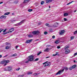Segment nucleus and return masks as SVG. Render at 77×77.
Segmentation results:
<instances>
[{
  "mask_svg": "<svg viewBox=\"0 0 77 77\" xmlns=\"http://www.w3.org/2000/svg\"><path fill=\"white\" fill-rule=\"evenodd\" d=\"M32 33L33 35H38L40 33V32L38 30L33 31Z\"/></svg>",
  "mask_w": 77,
  "mask_h": 77,
  "instance_id": "nucleus-1",
  "label": "nucleus"
},
{
  "mask_svg": "<svg viewBox=\"0 0 77 77\" xmlns=\"http://www.w3.org/2000/svg\"><path fill=\"white\" fill-rule=\"evenodd\" d=\"M28 58L29 59L28 60V61H31L33 60L34 56H33L31 55V56H29Z\"/></svg>",
  "mask_w": 77,
  "mask_h": 77,
  "instance_id": "nucleus-2",
  "label": "nucleus"
},
{
  "mask_svg": "<svg viewBox=\"0 0 77 77\" xmlns=\"http://www.w3.org/2000/svg\"><path fill=\"white\" fill-rule=\"evenodd\" d=\"M64 69H62L61 70H60L58 72L57 74H56V75H57L58 74L60 75V74L62 72H63L64 71Z\"/></svg>",
  "mask_w": 77,
  "mask_h": 77,
  "instance_id": "nucleus-3",
  "label": "nucleus"
},
{
  "mask_svg": "<svg viewBox=\"0 0 77 77\" xmlns=\"http://www.w3.org/2000/svg\"><path fill=\"white\" fill-rule=\"evenodd\" d=\"M32 40H33V39H28L27 40H26L25 43H30V42H31Z\"/></svg>",
  "mask_w": 77,
  "mask_h": 77,
  "instance_id": "nucleus-4",
  "label": "nucleus"
},
{
  "mask_svg": "<svg viewBox=\"0 0 77 77\" xmlns=\"http://www.w3.org/2000/svg\"><path fill=\"white\" fill-rule=\"evenodd\" d=\"M65 32V31L64 30H61L60 31V32H59V34L60 35H63Z\"/></svg>",
  "mask_w": 77,
  "mask_h": 77,
  "instance_id": "nucleus-5",
  "label": "nucleus"
},
{
  "mask_svg": "<svg viewBox=\"0 0 77 77\" xmlns=\"http://www.w3.org/2000/svg\"><path fill=\"white\" fill-rule=\"evenodd\" d=\"M7 68H8V71H10V70H12V67L11 66H7Z\"/></svg>",
  "mask_w": 77,
  "mask_h": 77,
  "instance_id": "nucleus-6",
  "label": "nucleus"
},
{
  "mask_svg": "<svg viewBox=\"0 0 77 77\" xmlns=\"http://www.w3.org/2000/svg\"><path fill=\"white\" fill-rule=\"evenodd\" d=\"M58 26V23H56L53 25V26L54 27H57Z\"/></svg>",
  "mask_w": 77,
  "mask_h": 77,
  "instance_id": "nucleus-7",
  "label": "nucleus"
},
{
  "mask_svg": "<svg viewBox=\"0 0 77 77\" xmlns=\"http://www.w3.org/2000/svg\"><path fill=\"white\" fill-rule=\"evenodd\" d=\"M50 65H51V63L49 62L47 64H46L44 66L45 67H46V66H50Z\"/></svg>",
  "mask_w": 77,
  "mask_h": 77,
  "instance_id": "nucleus-8",
  "label": "nucleus"
},
{
  "mask_svg": "<svg viewBox=\"0 0 77 77\" xmlns=\"http://www.w3.org/2000/svg\"><path fill=\"white\" fill-rule=\"evenodd\" d=\"M70 51L69 49H67L66 50L65 52V54H68L69 53H70Z\"/></svg>",
  "mask_w": 77,
  "mask_h": 77,
  "instance_id": "nucleus-9",
  "label": "nucleus"
},
{
  "mask_svg": "<svg viewBox=\"0 0 77 77\" xmlns=\"http://www.w3.org/2000/svg\"><path fill=\"white\" fill-rule=\"evenodd\" d=\"M7 16L5 15H2L0 17V19H5L6 18Z\"/></svg>",
  "mask_w": 77,
  "mask_h": 77,
  "instance_id": "nucleus-10",
  "label": "nucleus"
},
{
  "mask_svg": "<svg viewBox=\"0 0 77 77\" xmlns=\"http://www.w3.org/2000/svg\"><path fill=\"white\" fill-rule=\"evenodd\" d=\"M53 0H45L46 3H48L52 2Z\"/></svg>",
  "mask_w": 77,
  "mask_h": 77,
  "instance_id": "nucleus-11",
  "label": "nucleus"
},
{
  "mask_svg": "<svg viewBox=\"0 0 77 77\" xmlns=\"http://www.w3.org/2000/svg\"><path fill=\"white\" fill-rule=\"evenodd\" d=\"M14 28H11L10 29V30H9V32H12L14 31Z\"/></svg>",
  "mask_w": 77,
  "mask_h": 77,
  "instance_id": "nucleus-12",
  "label": "nucleus"
},
{
  "mask_svg": "<svg viewBox=\"0 0 77 77\" xmlns=\"http://www.w3.org/2000/svg\"><path fill=\"white\" fill-rule=\"evenodd\" d=\"M50 49H49L48 48H46L45 50H44V52H48L49 51Z\"/></svg>",
  "mask_w": 77,
  "mask_h": 77,
  "instance_id": "nucleus-13",
  "label": "nucleus"
},
{
  "mask_svg": "<svg viewBox=\"0 0 77 77\" xmlns=\"http://www.w3.org/2000/svg\"><path fill=\"white\" fill-rule=\"evenodd\" d=\"M6 63L5 62V60H3V61H2L1 62V63L2 64H3L4 63Z\"/></svg>",
  "mask_w": 77,
  "mask_h": 77,
  "instance_id": "nucleus-14",
  "label": "nucleus"
},
{
  "mask_svg": "<svg viewBox=\"0 0 77 77\" xmlns=\"http://www.w3.org/2000/svg\"><path fill=\"white\" fill-rule=\"evenodd\" d=\"M10 12H6V13H5L4 15H8L9 14H10Z\"/></svg>",
  "mask_w": 77,
  "mask_h": 77,
  "instance_id": "nucleus-15",
  "label": "nucleus"
},
{
  "mask_svg": "<svg viewBox=\"0 0 77 77\" xmlns=\"http://www.w3.org/2000/svg\"><path fill=\"white\" fill-rule=\"evenodd\" d=\"M76 65H73L72 66H71L72 68V69H75V68L76 67Z\"/></svg>",
  "mask_w": 77,
  "mask_h": 77,
  "instance_id": "nucleus-16",
  "label": "nucleus"
},
{
  "mask_svg": "<svg viewBox=\"0 0 77 77\" xmlns=\"http://www.w3.org/2000/svg\"><path fill=\"white\" fill-rule=\"evenodd\" d=\"M4 70L5 71H8V67H6L5 68H4Z\"/></svg>",
  "mask_w": 77,
  "mask_h": 77,
  "instance_id": "nucleus-17",
  "label": "nucleus"
},
{
  "mask_svg": "<svg viewBox=\"0 0 77 77\" xmlns=\"http://www.w3.org/2000/svg\"><path fill=\"white\" fill-rule=\"evenodd\" d=\"M49 31L50 32H53V29L51 28L49 29Z\"/></svg>",
  "mask_w": 77,
  "mask_h": 77,
  "instance_id": "nucleus-18",
  "label": "nucleus"
},
{
  "mask_svg": "<svg viewBox=\"0 0 77 77\" xmlns=\"http://www.w3.org/2000/svg\"><path fill=\"white\" fill-rule=\"evenodd\" d=\"M29 1V0H25L23 2V3H26L28 2Z\"/></svg>",
  "mask_w": 77,
  "mask_h": 77,
  "instance_id": "nucleus-19",
  "label": "nucleus"
},
{
  "mask_svg": "<svg viewBox=\"0 0 77 77\" xmlns=\"http://www.w3.org/2000/svg\"><path fill=\"white\" fill-rule=\"evenodd\" d=\"M5 63H8L9 62H10V61H9V60H5Z\"/></svg>",
  "mask_w": 77,
  "mask_h": 77,
  "instance_id": "nucleus-20",
  "label": "nucleus"
},
{
  "mask_svg": "<svg viewBox=\"0 0 77 77\" xmlns=\"http://www.w3.org/2000/svg\"><path fill=\"white\" fill-rule=\"evenodd\" d=\"M68 16V14L67 13H64V16Z\"/></svg>",
  "mask_w": 77,
  "mask_h": 77,
  "instance_id": "nucleus-21",
  "label": "nucleus"
},
{
  "mask_svg": "<svg viewBox=\"0 0 77 77\" xmlns=\"http://www.w3.org/2000/svg\"><path fill=\"white\" fill-rule=\"evenodd\" d=\"M28 36L29 38H32L33 37V35H28Z\"/></svg>",
  "mask_w": 77,
  "mask_h": 77,
  "instance_id": "nucleus-22",
  "label": "nucleus"
},
{
  "mask_svg": "<svg viewBox=\"0 0 77 77\" xmlns=\"http://www.w3.org/2000/svg\"><path fill=\"white\" fill-rule=\"evenodd\" d=\"M25 20L24 19V20H22V21H21L20 23H24Z\"/></svg>",
  "mask_w": 77,
  "mask_h": 77,
  "instance_id": "nucleus-23",
  "label": "nucleus"
},
{
  "mask_svg": "<svg viewBox=\"0 0 77 77\" xmlns=\"http://www.w3.org/2000/svg\"><path fill=\"white\" fill-rule=\"evenodd\" d=\"M60 42L59 41H58V40H57L55 42V43H56V44H58V43H59Z\"/></svg>",
  "mask_w": 77,
  "mask_h": 77,
  "instance_id": "nucleus-24",
  "label": "nucleus"
},
{
  "mask_svg": "<svg viewBox=\"0 0 77 77\" xmlns=\"http://www.w3.org/2000/svg\"><path fill=\"white\" fill-rule=\"evenodd\" d=\"M33 11V10L32 9H29L28 10V11L29 12H31Z\"/></svg>",
  "mask_w": 77,
  "mask_h": 77,
  "instance_id": "nucleus-25",
  "label": "nucleus"
},
{
  "mask_svg": "<svg viewBox=\"0 0 77 77\" xmlns=\"http://www.w3.org/2000/svg\"><path fill=\"white\" fill-rule=\"evenodd\" d=\"M24 76V75H20L19 76H18V77H23Z\"/></svg>",
  "mask_w": 77,
  "mask_h": 77,
  "instance_id": "nucleus-26",
  "label": "nucleus"
},
{
  "mask_svg": "<svg viewBox=\"0 0 77 77\" xmlns=\"http://www.w3.org/2000/svg\"><path fill=\"white\" fill-rule=\"evenodd\" d=\"M33 73L32 72H28V73H27V74L28 75H29L30 74H32Z\"/></svg>",
  "mask_w": 77,
  "mask_h": 77,
  "instance_id": "nucleus-27",
  "label": "nucleus"
},
{
  "mask_svg": "<svg viewBox=\"0 0 77 77\" xmlns=\"http://www.w3.org/2000/svg\"><path fill=\"white\" fill-rule=\"evenodd\" d=\"M17 56V54H13L11 56L12 57H16Z\"/></svg>",
  "mask_w": 77,
  "mask_h": 77,
  "instance_id": "nucleus-28",
  "label": "nucleus"
},
{
  "mask_svg": "<svg viewBox=\"0 0 77 77\" xmlns=\"http://www.w3.org/2000/svg\"><path fill=\"white\" fill-rule=\"evenodd\" d=\"M58 53V52L56 53V54H54L53 55V56H56V55H57Z\"/></svg>",
  "mask_w": 77,
  "mask_h": 77,
  "instance_id": "nucleus-29",
  "label": "nucleus"
},
{
  "mask_svg": "<svg viewBox=\"0 0 77 77\" xmlns=\"http://www.w3.org/2000/svg\"><path fill=\"white\" fill-rule=\"evenodd\" d=\"M45 3V2L44 1H42V2H41V5H43V4H44Z\"/></svg>",
  "mask_w": 77,
  "mask_h": 77,
  "instance_id": "nucleus-30",
  "label": "nucleus"
},
{
  "mask_svg": "<svg viewBox=\"0 0 77 77\" xmlns=\"http://www.w3.org/2000/svg\"><path fill=\"white\" fill-rule=\"evenodd\" d=\"M64 70H65V71H67L68 70V68L66 67V68H64Z\"/></svg>",
  "mask_w": 77,
  "mask_h": 77,
  "instance_id": "nucleus-31",
  "label": "nucleus"
},
{
  "mask_svg": "<svg viewBox=\"0 0 77 77\" xmlns=\"http://www.w3.org/2000/svg\"><path fill=\"white\" fill-rule=\"evenodd\" d=\"M10 47L9 46H6L5 48L6 49H8Z\"/></svg>",
  "mask_w": 77,
  "mask_h": 77,
  "instance_id": "nucleus-32",
  "label": "nucleus"
},
{
  "mask_svg": "<svg viewBox=\"0 0 77 77\" xmlns=\"http://www.w3.org/2000/svg\"><path fill=\"white\" fill-rule=\"evenodd\" d=\"M42 53V52L41 51H40V52H39L37 54V55L38 56V55H39L40 54Z\"/></svg>",
  "mask_w": 77,
  "mask_h": 77,
  "instance_id": "nucleus-33",
  "label": "nucleus"
},
{
  "mask_svg": "<svg viewBox=\"0 0 77 77\" xmlns=\"http://www.w3.org/2000/svg\"><path fill=\"white\" fill-rule=\"evenodd\" d=\"M69 70H72V69H73V68L71 66L70 67H69Z\"/></svg>",
  "mask_w": 77,
  "mask_h": 77,
  "instance_id": "nucleus-34",
  "label": "nucleus"
},
{
  "mask_svg": "<svg viewBox=\"0 0 77 77\" xmlns=\"http://www.w3.org/2000/svg\"><path fill=\"white\" fill-rule=\"evenodd\" d=\"M5 44H6V45H8L10 44V43H8V42H6V43Z\"/></svg>",
  "mask_w": 77,
  "mask_h": 77,
  "instance_id": "nucleus-35",
  "label": "nucleus"
},
{
  "mask_svg": "<svg viewBox=\"0 0 77 77\" xmlns=\"http://www.w3.org/2000/svg\"><path fill=\"white\" fill-rule=\"evenodd\" d=\"M48 33L46 31L45 32H44V34L45 35H47Z\"/></svg>",
  "mask_w": 77,
  "mask_h": 77,
  "instance_id": "nucleus-36",
  "label": "nucleus"
},
{
  "mask_svg": "<svg viewBox=\"0 0 77 77\" xmlns=\"http://www.w3.org/2000/svg\"><path fill=\"white\" fill-rule=\"evenodd\" d=\"M14 26H19V25L17 23L16 24H14Z\"/></svg>",
  "mask_w": 77,
  "mask_h": 77,
  "instance_id": "nucleus-37",
  "label": "nucleus"
},
{
  "mask_svg": "<svg viewBox=\"0 0 77 77\" xmlns=\"http://www.w3.org/2000/svg\"><path fill=\"white\" fill-rule=\"evenodd\" d=\"M69 48V46H67L66 47V48H64V49L66 50L68 49V48Z\"/></svg>",
  "mask_w": 77,
  "mask_h": 77,
  "instance_id": "nucleus-38",
  "label": "nucleus"
},
{
  "mask_svg": "<svg viewBox=\"0 0 77 77\" xmlns=\"http://www.w3.org/2000/svg\"><path fill=\"white\" fill-rule=\"evenodd\" d=\"M77 33V31H76L74 32V34L75 35Z\"/></svg>",
  "mask_w": 77,
  "mask_h": 77,
  "instance_id": "nucleus-39",
  "label": "nucleus"
},
{
  "mask_svg": "<svg viewBox=\"0 0 77 77\" xmlns=\"http://www.w3.org/2000/svg\"><path fill=\"white\" fill-rule=\"evenodd\" d=\"M18 1H16L14 2V3H15L16 4H17V3H18Z\"/></svg>",
  "mask_w": 77,
  "mask_h": 77,
  "instance_id": "nucleus-40",
  "label": "nucleus"
},
{
  "mask_svg": "<svg viewBox=\"0 0 77 77\" xmlns=\"http://www.w3.org/2000/svg\"><path fill=\"white\" fill-rule=\"evenodd\" d=\"M63 20L65 21H67V19H66V18H64Z\"/></svg>",
  "mask_w": 77,
  "mask_h": 77,
  "instance_id": "nucleus-41",
  "label": "nucleus"
},
{
  "mask_svg": "<svg viewBox=\"0 0 77 77\" xmlns=\"http://www.w3.org/2000/svg\"><path fill=\"white\" fill-rule=\"evenodd\" d=\"M18 24V25H19V26L20 25H21V24H22V23H20V22L19 23H17Z\"/></svg>",
  "mask_w": 77,
  "mask_h": 77,
  "instance_id": "nucleus-42",
  "label": "nucleus"
},
{
  "mask_svg": "<svg viewBox=\"0 0 77 77\" xmlns=\"http://www.w3.org/2000/svg\"><path fill=\"white\" fill-rule=\"evenodd\" d=\"M50 46H51V45H47L46 47H47L48 48V47H50Z\"/></svg>",
  "mask_w": 77,
  "mask_h": 77,
  "instance_id": "nucleus-43",
  "label": "nucleus"
},
{
  "mask_svg": "<svg viewBox=\"0 0 77 77\" xmlns=\"http://www.w3.org/2000/svg\"><path fill=\"white\" fill-rule=\"evenodd\" d=\"M48 61H46V62L44 63H43V65H44V64H45V63H48Z\"/></svg>",
  "mask_w": 77,
  "mask_h": 77,
  "instance_id": "nucleus-44",
  "label": "nucleus"
},
{
  "mask_svg": "<svg viewBox=\"0 0 77 77\" xmlns=\"http://www.w3.org/2000/svg\"><path fill=\"white\" fill-rule=\"evenodd\" d=\"M77 55V53H75L74 54V56L75 57V56H76Z\"/></svg>",
  "mask_w": 77,
  "mask_h": 77,
  "instance_id": "nucleus-45",
  "label": "nucleus"
},
{
  "mask_svg": "<svg viewBox=\"0 0 77 77\" xmlns=\"http://www.w3.org/2000/svg\"><path fill=\"white\" fill-rule=\"evenodd\" d=\"M7 29H5V30H4V31L3 32H5L6 31Z\"/></svg>",
  "mask_w": 77,
  "mask_h": 77,
  "instance_id": "nucleus-46",
  "label": "nucleus"
},
{
  "mask_svg": "<svg viewBox=\"0 0 77 77\" xmlns=\"http://www.w3.org/2000/svg\"><path fill=\"white\" fill-rule=\"evenodd\" d=\"M45 25L47 26H49V24L48 23H46Z\"/></svg>",
  "mask_w": 77,
  "mask_h": 77,
  "instance_id": "nucleus-47",
  "label": "nucleus"
},
{
  "mask_svg": "<svg viewBox=\"0 0 77 77\" xmlns=\"http://www.w3.org/2000/svg\"><path fill=\"white\" fill-rule=\"evenodd\" d=\"M74 38V37H71V39L72 40Z\"/></svg>",
  "mask_w": 77,
  "mask_h": 77,
  "instance_id": "nucleus-48",
  "label": "nucleus"
},
{
  "mask_svg": "<svg viewBox=\"0 0 77 77\" xmlns=\"http://www.w3.org/2000/svg\"><path fill=\"white\" fill-rule=\"evenodd\" d=\"M37 74V73H34L33 75L35 76V75H36Z\"/></svg>",
  "mask_w": 77,
  "mask_h": 77,
  "instance_id": "nucleus-49",
  "label": "nucleus"
},
{
  "mask_svg": "<svg viewBox=\"0 0 77 77\" xmlns=\"http://www.w3.org/2000/svg\"><path fill=\"white\" fill-rule=\"evenodd\" d=\"M52 38H53V39H55V36L54 35L53 36Z\"/></svg>",
  "mask_w": 77,
  "mask_h": 77,
  "instance_id": "nucleus-50",
  "label": "nucleus"
},
{
  "mask_svg": "<svg viewBox=\"0 0 77 77\" xmlns=\"http://www.w3.org/2000/svg\"><path fill=\"white\" fill-rule=\"evenodd\" d=\"M38 60H39V58H37L35 60V61H38Z\"/></svg>",
  "mask_w": 77,
  "mask_h": 77,
  "instance_id": "nucleus-51",
  "label": "nucleus"
},
{
  "mask_svg": "<svg viewBox=\"0 0 77 77\" xmlns=\"http://www.w3.org/2000/svg\"><path fill=\"white\" fill-rule=\"evenodd\" d=\"M60 46H57V48L59 49L60 48Z\"/></svg>",
  "mask_w": 77,
  "mask_h": 77,
  "instance_id": "nucleus-52",
  "label": "nucleus"
},
{
  "mask_svg": "<svg viewBox=\"0 0 77 77\" xmlns=\"http://www.w3.org/2000/svg\"><path fill=\"white\" fill-rule=\"evenodd\" d=\"M20 69V68H19L18 69H16V70L18 71Z\"/></svg>",
  "mask_w": 77,
  "mask_h": 77,
  "instance_id": "nucleus-53",
  "label": "nucleus"
},
{
  "mask_svg": "<svg viewBox=\"0 0 77 77\" xmlns=\"http://www.w3.org/2000/svg\"><path fill=\"white\" fill-rule=\"evenodd\" d=\"M74 2L73 1H72V2H69V4H71V3H72V2Z\"/></svg>",
  "mask_w": 77,
  "mask_h": 77,
  "instance_id": "nucleus-54",
  "label": "nucleus"
},
{
  "mask_svg": "<svg viewBox=\"0 0 77 77\" xmlns=\"http://www.w3.org/2000/svg\"><path fill=\"white\" fill-rule=\"evenodd\" d=\"M29 61H28H28H26L25 62V63H28Z\"/></svg>",
  "mask_w": 77,
  "mask_h": 77,
  "instance_id": "nucleus-55",
  "label": "nucleus"
},
{
  "mask_svg": "<svg viewBox=\"0 0 77 77\" xmlns=\"http://www.w3.org/2000/svg\"><path fill=\"white\" fill-rule=\"evenodd\" d=\"M18 47V46H16V48L17 49Z\"/></svg>",
  "mask_w": 77,
  "mask_h": 77,
  "instance_id": "nucleus-56",
  "label": "nucleus"
},
{
  "mask_svg": "<svg viewBox=\"0 0 77 77\" xmlns=\"http://www.w3.org/2000/svg\"><path fill=\"white\" fill-rule=\"evenodd\" d=\"M8 33V32H6L5 33H4V34H3V35H5V34H6Z\"/></svg>",
  "mask_w": 77,
  "mask_h": 77,
  "instance_id": "nucleus-57",
  "label": "nucleus"
},
{
  "mask_svg": "<svg viewBox=\"0 0 77 77\" xmlns=\"http://www.w3.org/2000/svg\"><path fill=\"white\" fill-rule=\"evenodd\" d=\"M41 23H38V25H40Z\"/></svg>",
  "mask_w": 77,
  "mask_h": 77,
  "instance_id": "nucleus-58",
  "label": "nucleus"
},
{
  "mask_svg": "<svg viewBox=\"0 0 77 77\" xmlns=\"http://www.w3.org/2000/svg\"><path fill=\"white\" fill-rule=\"evenodd\" d=\"M2 3H3V2H0V4H2Z\"/></svg>",
  "mask_w": 77,
  "mask_h": 77,
  "instance_id": "nucleus-59",
  "label": "nucleus"
},
{
  "mask_svg": "<svg viewBox=\"0 0 77 77\" xmlns=\"http://www.w3.org/2000/svg\"><path fill=\"white\" fill-rule=\"evenodd\" d=\"M49 57H46V59H47V58H49Z\"/></svg>",
  "mask_w": 77,
  "mask_h": 77,
  "instance_id": "nucleus-60",
  "label": "nucleus"
},
{
  "mask_svg": "<svg viewBox=\"0 0 77 77\" xmlns=\"http://www.w3.org/2000/svg\"><path fill=\"white\" fill-rule=\"evenodd\" d=\"M6 65H7V64H6V63L5 64L4 66H5Z\"/></svg>",
  "mask_w": 77,
  "mask_h": 77,
  "instance_id": "nucleus-61",
  "label": "nucleus"
},
{
  "mask_svg": "<svg viewBox=\"0 0 77 77\" xmlns=\"http://www.w3.org/2000/svg\"><path fill=\"white\" fill-rule=\"evenodd\" d=\"M74 62L75 63H76V61L75 60H74Z\"/></svg>",
  "mask_w": 77,
  "mask_h": 77,
  "instance_id": "nucleus-62",
  "label": "nucleus"
},
{
  "mask_svg": "<svg viewBox=\"0 0 77 77\" xmlns=\"http://www.w3.org/2000/svg\"><path fill=\"white\" fill-rule=\"evenodd\" d=\"M76 11V10H75V11H74V12H75Z\"/></svg>",
  "mask_w": 77,
  "mask_h": 77,
  "instance_id": "nucleus-63",
  "label": "nucleus"
},
{
  "mask_svg": "<svg viewBox=\"0 0 77 77\" xmlns=\"http://www.w3.org/2000/svg\"><path fill=\"white\" fill-rule=\"evenodd\" d=\"M13 21L15 22V21H16V20H14L12 21V22H13Z\"/></svg>",
  "mask_w": 77,
  "mask_h": 77,
  "instance_id": "nucleus-64",
  "label": "nucleus"
}]
</instances>
